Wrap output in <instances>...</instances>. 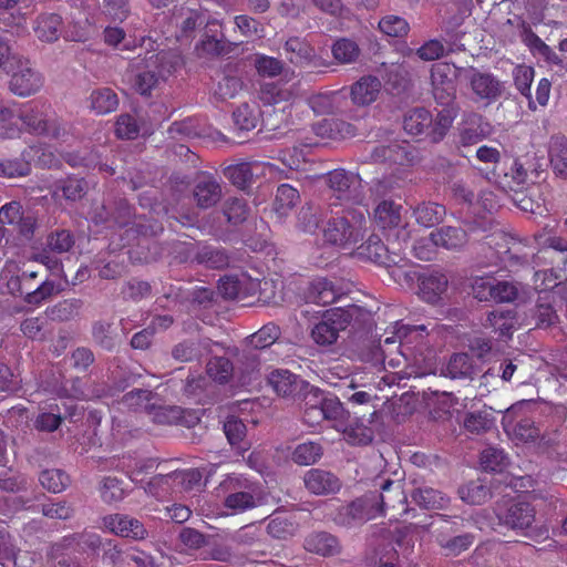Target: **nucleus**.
I'll use <instances>...</instances> for the list:
<instances>
[{
  "label": "nucleus",
  "instance_id": "c85d7f7f",
  "mask_svg": "<svg viewBox=\"0 0 567 567\" xmlns=\"http://www.w3.org/2000/svg\"><path fill=\"white\" fill-rule=\"evenodd\" d=\"M473 92L483 100L495 101L503 93V84L493 74L478 71L471 84Z\"/></svg>",
  "mask_w": 567,
  "mask_h": 567
},
{
  "label": "nucleus",
  "instance_id": "1a4fd4ad",
  "mask_svg": "<svg viewBox=\"0 0 567 567\" xmlns=\"http://www.w3.org/2000/svg\"><path fill=\"white\" fill-rule=\"evenodd\" d=\"M192 194L199 209L215 207L224 196L221 184L207 172L196 173Z\"/></svg>",
  "mask_w": 567,
  "mask_h": 567
},
{
  "label": "nucleus",
  "instance_id": "4be33fe9",
  "mask_svg": "<svg viewBox=\"0 0 567 567\" xmlns=\"http://www.w3.org/2000/svg\"><path fill=\"white\" fill-rule=\"evenodd\" d=\"M529 289L518 281H506L494 278L493 302H525L529 297Z\"/></svg>",
  "mask_w": 567,
  "mask_h": 567
},
{
  "label": "nucleus",
  "instance_id": "7ed1b4c3",
  "mask_svg": "<svg viewBox=\"0 0 567 567\" xmlns=\"http://www.w3.org/2000/svg\"><path fill=\"white\" fill-rule=\"evenodd\" d=\"M364 214L348 210L346 215L334 217L323 229L324 240L331 245L349 247L363 238Z\"/></svg>",
  "mask_w": 567,
  "mask_h": 567
},
{
  "label": "nucleus",
  "instance_id": "f03ea898",
  "mask_svg": "<svg viewBox=\"0 0 567 567\" xmlns=\"http://www.w3.org/2000/svg\"><path fill=\"white\" fill-rule=\"evenodd\" d=\"M299 403L302 404L303 419L308 424H319L323 420H343L348 415L338 396L310 383Z\"/></svg>",
  "mask_w": 567,
  "mask_h": 567
},
{
  "label": "nucleus",
  "instance_id": "e433bc0d",
  "mask_svg": "<svg viewBox=\"0 0 567 567\" xmlns=\"http://www.w3.org/2000/svg\"><path fill=\"white\" fill-rule=\"evenodd\" d=\"M19 117L34 133L58 138L61 128L54 123L42 117L41 114L34 112H22Z\"/></svg>",
  "mask_w": 567,
  "mask_h": 567
},
{
  "label": "nucleus",
  "instance_id": "4468645a",
  "mask_svg": "<svg viewBox=\"0 0 567 567\" xmlns=\"http://www.w3.org/2000/svg\"><path fill=\"white\" fill-rule=\"evenodd\" d=\"M268 383L278 395L299 402L309 382L288 370H275L269 374Z\"/></svg>",
  "mask_w": 567,
  "mask_h": 567
},
{
  "label": "nucleus",
  "instance_id": "6e6552de",
  "mask_svg": "<svg viewBox=\"0 0 567 567\" xmlns=\"http://www.w3.org/2000/svg\"><path fill=\"white\" fill-rule=\"evenodd\" d=\"M377 502L375 494H364L354 501L340 506L332 520L341 527H353L363 524L374 516V504Z\"/></svg>",
  "mask_w": 567,
  "mask_h": 567
},
{
  "label": "nucleus",
  "instance_id": "052dcab7",
  "mask_svg": "<svg viewBox=\"0 0 567 567\" xmlns=\"http://www.w3.org/2000/svg\"><path fill=\"white\" fill-rule=\"evenodd\" d=\"M223 212L227 221L237 226L247 219L249 209L245 199L230 197L225 202Z\"/></svg>",
  "mask_w": 567,
  "mask_h": 567
},
{
  "label": "nucleus",
  "instance_id": "cd10ccee",
  "mask_svg": "<svg viewBox=\"0 0 567 567\" xmlns=\"http://www.w3.org/2000/svg\"><path fill=\"white\" fill-rule=\"evenodd\" d=\"M549 164L554 174L567 179V138L563 135H554L548 143Z\"/></svg>",
  "mask_w": 567,
  "mask_h": 567
},
{
  "label": "nucleus",
  "instance_id": "423d86ee",
  "mask_svg": "<svg viewBox=\"0 0 567 567\" xmlns=\"http://www.w3.org/2000/svg\"><path fill=\"white\" fill-rule=\"evenodd\" d=\"M135 217V208L125 197L110 194L94 208L92 220L95 225L126 227Z\"/></svg>",
  "mask_w": 567,
  "mask_h": 567
},
{
  "label": "nucleus",
  "instance_id": "4d7b16f0",
  "mask_svg": "<svg viewBox=\"0 0 567 567\" xmlns=\"http://www.w3.org/2000/svg\"><path fill=\"white\" fill-rule=\"evenodd\" d=\"M144 414H146L152 422L157 424H172L181 417V411L178 408L156 404L144 405Z\"/></svg>",
  "mask_w": 567,
  "mask_h": 567
},
{
  "label": "nucleus",
  "instance_id": "69168bd1",
  "mask_svg": "<svg viewBox=\"0 0 567 567\" xmlns=\"http://www.w3.org/2000/svg\"><path fill=\"white\" fill-rule=\"evenodd\" d=\"M494 277H475L470 282V291L480 302H493Z\"/></svg>",
  "mask_w": 567,
  "mask_h": 567
},
{
  "label": "nucleus",
  "instance_id": "603ef678",
  "mask_svg": "<svg viewBox=\"0 0 567 567\" xmlns=\"http://www.w3.org/2000/svg\"><path fill=\"white\" fill-rule=\"evenodd\" d=\"M316 135L326 138L336 140L339 136L344 137L343 132L350 134L352 132V126L349 123L337 121L333 118H324L312 126Z\"/></svg>",
  "mask_w": 567,
  "mask_h": 567
},
{
  "label": "nucleus",
  "instance_id": "c756f323",
  "mask_svg": "<svg viewBox=\"0 0 567 567\" xmlns=\"http://www.w3.org/2000/svg\"><path fill=\"white\" fill-rule=\"evenodd\" d=\"M261 115L262 110L256 102H245L233 112V120L239 131H251L260 123Z\"/></svg>",
  "mask_w": 567,
  "mask_h": 567
},
{
  "label": "nucleus",
  "instance_id": "f3484780",
  "mask_svg": "<svg viewBox=\"0 0 567 567\" xmlns=\"http://www.w3.org/2000/svg\"><path fill=\"white\" fill-rule=\"evenodd\" d=\"M285 50L290 53V63L297 66L312 65L327 66V62L316 54L315 49L300 38H289L285 43Z\"/></svg>",
  "mask_w": 567,
  "mask_h": 567
},
{
  "label": "nucleus",
  "instance_id": "37998d69",
  "mask_svg": "<svg viewBox=\"0 0 567 567\" xmlns=\"http://www.w3.org/2000/svg\"><path fill=\"white\" fill-rule=\"evenodd\" d=\"M456 116L455 107H444L439 111L435 118H433V124L429 131V137L431 142L439 143L441 142L449 130L451 128L453 121Z\"/></svg>",
  "mask_w": 567,
  "mask_h": 567
},
{
  "label": "nucleus",
  "instance_id": "393cba45",
  "mask_svg": "<svg viewBox=\"0 0 567 567\" xmlns=\"http://www.w3.org/2000/svg\"><path fill=\"white\" fill-rule=\"evenodd\" d=\"M442 374L451 379L473 380L477 374V368L468 353L458 352L450 357Z\"/></svg>",
  "mask_w": 567,
  "mask_h": 567
},
{
  "label": "nucleus",
  "instance_id": "c9c22d12",
  "mask_svg": "<svg viewBox=\"0 0 567 567\" xmlns=\"http://www.w3.org/2000/svg\"><path fill=\"white\" fill-rule=\"evenodd\" d=\"M105 525L116 535L138 539L142 526L138 519L116 514L105 518Z\"/></svg>",
  "mask_w": 567,
  "mask_h": 567
},
{
  "label": "nucleus",
  "instance_id": "680f3d73",
  "mask_svg": "<svg viewBox=\"0 0 567 567\" xmlns=\"http://www.w3.org/2000/svg\"><path fill=\"white\" fill-rule=\"evenodd\" d=\"M195 50L200 56H220L230 51L225 39L214 37L213 34L203 35L202 40L196 44Z\"/></svg>",
  "mask_w": 567,
  "mask_h": 567
},
{
  "label": "nucleus",
  "instance_id": "bb28decb",
  "mask_svg": "<svg viewBox=\"0 0 567 567\" xmlns=\"http://www.w3.org/2000/svg\"><path fill=\"white\" fill-rule=\"evenodd\" d=\"M432 124L433 115L425 107L411 109L403 116V128L412 136L425 134L429 137V131Z\"/></svg>",
  "mask_w": 567,
  "mask_h": 567
},
{
  "label": "nucleus",
  "instance_id": "c03bdc74",
  "mask_svg": "<svg viewBox=\"0 0 567 567\" xmlns=\"http://www.w3.org/2000/svg\"><path fill=\"white\" fill-rule=\"evenodd\" d=\"M62 18L59 14H43L38 20L35 32L45 42H54L61 34Z\"/></svg>",
  "mask_w": 567,
  "mask_h": 567
},
{
  "label": "nucleus",
  "instance_id": "09e8293b",
  "mask_svg": "<svg viewBox=\"0 0 567 567\" xmlns=\"http://www.w3.org/2000/svg\"><path fill=\"white\" fill-rule=\"evenodd\" d=\"M206 371L214 381L225 384L231 379L235 365L228 358L216 355L207 362Z\"/></svg>",
  "mask_w": 567,
  "mask_h": 567
},
{
  "label": "nucleus",
  "instance_id": "f257e3e1",
  "mask_svg": "<svg viewBox=\"0 0 567 567\" xmlns=\"http://www.w3.org/2000/svg\"><path fill=\"white\" fill-rule=\"evenodd\" d=\"M351 327L355 331L370 332L374 327L371 311L358 305L326 310L311 330L312 340L321 347L337 342L339 333Z\"/></svg>",
  "mask_w": 567,
  "mask_h": 567
},
{
  "label": "nucleus",
  "instance_id": "9b49d317",
  "mask_svg": "<svg viewBox=\"0 0 567 567\" xmlns=\"http://www.w3.org/2000/svg\"><path fill=\"white\" fill-rule=\"evenodd\" d=\"M303 485L312 495L331 496L342 489L343 483L336 473L317 467L310 468L305 473Z\"/></svg>",
  "mask_w": 567,
  "mask_h": 567
},
{
  "label": "nucleus",
  "instance_id": "49530a36",
  "mask_svg": "<svg viewBox=\"0 0 567 567\" xmlns=\"http://www.w3.org/2000/svg\"><path fill=\"white\" fill-rule=\"evenodd\" d=\"M205 23V12L195 9H187L185 18L179 24L178 33L176 35L178 41H192L195 38V32Z\"/></svg>",
  "mask_w": 567,
  "mask_h": 567
},
{
  "label": "nucleus",
  "instance_id": "6ab92c4d",
  "mask_svg": "<svg viewBox=\"0 0 567 567\" xmlns=\"http://www.w3.org/2000/svg\"><path fill=\"white\" fill-rule=\"evenodd\" d=\"M303 547L307 551L323 557L337 556L342 549L339 538L326 530H315L308 534Z\"/></svg>",
  "mask_w": 567,
  "mask_h": 567
},
{
  "label": "nucleus",
  "instance_id": "58836bf2",
  "mask_svg": "<svg viewBox=\"0 0 567 567\" xmlns=\"http://www.w3.org/2000/svg\"><path fill=\"white\" fill-rule=\"evenodd\" d=\"M164 58V54L158 53L145 60L144 69L146 70H144L143 83L147 90L154 87L159 80H165L166 75L171 72L169 69L163 64Z\"/></svg>",
  "mask_w": 567,
  "mask_h": 567
},
{
  "label": "nucleus",
  "instance_id": "473e14b6",
  "mask_svg": "<svg viewBox=\"0 0 567 567\" xmlns=\"http://www.w3.org/2000/svg\"><path fill=\"white\" fill-rule=\"evenodd\" d=\"M298 527L299 525L293 515L276 514L272 515L267 525V533L272 538L285 540L295 536Z\"/></svg>",
  "mask_w": 567,
  "mask_h": 567
},
{
  "label": "nucleus",
  "instance_id": "a18cd8bd",
  "mask_svg": "<svg viewBox=\"0 0 567 567\" xmlns=\"http://www.w3.org/2000/svg\"><path fill=\"white\" fill-rule=\"evenodd\" d=\"M39 482L47 491L58 494L70 485L71 480L63 470L48 468L40 473Z\"/></svg>",
  "mask_w": 567,
  "mask_h": 567
},
{
  "label": "nucleus",
  "instance_id": "9d476101",
  "mask_svg": "<svg viewBox=\"0 0 567 567\" xmlns=\"http://www.w3.org/2000/svg\"><path fill=\"white\" fill-rule=\"evenodd\" d=\"M10 90L16 95L29 96L35 94L43 85V76L29 60L21 59L14 71H11Z\"/></svg>",
  "mask_w": 567,
  "mask_h": 567
},
{
  "label": "nucleus",
  "instance_id": "39448f33",
  "mask_svg": "<svg viewBox=\"0 0 567 567\" xmlns=\"http://www.w3.org/2000/svg\"><path fill=\"white\" fill-rule=\"evenodd\" d=\"M324 182L341 204L362 205L365 195L358 174L339 168L327 173Z\"/></svg>",
  "mask_w": 567,
  "mask_h": 567
},
{
  "label": "nucleus",
  "instance_id": "aec40b11",
  "mask_svg": "<svg viewBox=\"0 0 567 567\" xmlns=\"http://www.w3.org/2000/svg\"><path fill=\"white\" fill-rule=\"evenodd\" d=\"M449 279L439 271L423 272L419 277V290L421 297L430 303H436L447 290Z\"/></svg>",
  "mask_w": 567,
  "mask_h": 567
},
{
  "label": "nucleus",
  "instance_id": "2f4dec72",
  "mask_svg": "<svg viewBox=\"0 0 567 567\" xmlns=\"http://www.w3.org/2000/svg\"><path fill=\"white\" fill-rule=\"evenodd\" d=\"M337 296L338 291L332 281L326 278H318L309 282L306 290L308 301L323 306L332 303L337 299Z\"/></svg>",
  "mask_w": 567,
  "mask_h": 567
},
{
  "label": "nucleus",
  "instance_id": "e2e57ef3",
  "mask_svg": "<svg viewBox=\"0 0 567 567\" xmlns=\"http://www.w3.org/2000/svg\"><path fill=\"white\" fill-rule=\"evenodd\" d=\"M293 93L288 89H281L275 84H267L261 89L259 99L265 107H276L284 102H289Z\"/></svg>",
  "mask_w": 567,
  "mask_h": 567
},
{
  "label": "nucleus",
  "instance_id": "bf43d9fd",
  "mask_svg": "<svg viewBox=\"0 0 567 567\" xmlns=\"http://www.w3.org/2000/svg\"><path fill=\"white\" fill-rule=\"evenodd\" d=\"M411 497L416 505L424 509H439L444 503L441 492L431 487L415 488Z\"/></svg>",
  "mask_w": 567,
  "mask_h": 567
},
{
  "label": "nucleus",
  "instance_id": "0e129e2a",
  "mask_svg": "<svg viewBox=\"0 0 567 567\" xmlns=\"http://www.w3.org/2000/svg\"><path fill=\"white\" fill-rule=\"evenodd\" d=\"M405 156L406 152L404 148H402L399 144L393 143L374 147L370 157L374 162L402 164Z\"/></svg>",
  "mask_w": 567,
  "mask_h": 567
},
{
  "label": "nucleus",
  "instance_id": "dca6fc26",
  "mask_svg": "<svg viewBox=\"0 0 567 567\" xmlns=\"http://www.w3.org/2000/svg\"><path fill=\"white\" fill-rule=\"evenodd\" d=\"M259 167L257 163L239 162L221 166L223 176L236 188L247 194L250 193L251 187L257 176L255 171Z\"/></svg>",
  "mask_w": 567,
  "mask_h": 567
},
{
  "label": "nucleus",
  "instance_id": "72a5a7b5",
  "mask_svg": "<svg viewBox=\"0 0 567 567\" xmlns=\"http://www.w3.org/2000/svg\"><path fill=\"white\" fill-rule=\"evenodd\" d=\"M322 221V208L313 203L303 205L297 216V227L307 234H316Z\"/></svg>",
  "mask_w": 567,
  "mask_h": 567
},
{
  "label": "nucleus",
  "instance_id": "de8ad7c7",
  "mask_svg": "<svg viewBox=\"0 0 567 567\" xmlns=\"http://www.w3.org/2000/svg\"><path fill=\"white\" fill-rule=\"evenodd\" d=\"M400 206L392 200H382L374 209V218L382 228L399 226L401 221Z\"/></svg>",
  "mask_w": 567,
  "mask_h": 567
},
{
  "label": "nucleus",
  "instance_id": "3c124183",
  "mask_svg": "<svg viewBox=\"0 0 567 567\" xmlns=\"http://www.w3.org/2000/svg\"><path fill=\"white\" fill-rule=\"evenodd\" d=\"M331 52L333 58L342 64L357 62L361 54L357 42L347 38L337 40L331 48Z\"/></svg>",
  "mask_w": 567,
  "mask_h": 567
},
{
  "label": "nucleus",
  "instance_id": "5fc2aeb1",
  "mask_svg": "<svg viewBox=\"0 0 567 567\" xmlns=\"http://www.w3.org/2000/svg\"><path fill=\"white\" fill-rule=\"evenodd\" d=\"M464 427L472 434H482L494 427V417L491 412H470L463 421Z\"/></svg>",
  "mask_w": 567,
  "mask_h": 567
},
{
  "label": "nucleus",
  "instance_id": "79ce46f5",
  "mask_svg": "<svg viewBox=\"0 0 567 567\" xmlns=\"http://www.w3.org/2000/svg\"><path fill=\"white\" fill-rule=\"evenodd\" d=\"M323 455V447L317 442H305L298 444L291 453V460L293 463L308 466L316 464Z\"/></svg>",
  "mask_w": 567,
  "mask_h": 567
},
{
  "label": "nucleus",
  "instance_id": "a19ab883",
  "mask_svg": "<svg viewBox=\"0 0 567 567\" xmlns=\"http://www.w3.org/2000/svg\"><path fill=\"white\" fill-rule=\"evenodd\" d=\"M341 422L346 423L344 433L349 441L357 445H368L373 440V431L369 426L363 425L357 417H351L350 412Z\"/></svg>",
  "mask_w": 567,
  "mask_h": 567
},
{
  "label": "nucleus",
  "instance_id": "a211bd4d",
  "mask_svg": "<svg viewBox=\"0 0 567 567\" xmlns=\"http://www.w3.org/2000/svg\"><path fill=\"white\" fill-rule=\"evenodd\" d=\"M380 90L381 82L377 76H362L351 85L348 92L349 105L368 106L378 99Z\"/></svg>",
  "mask_w": 567,
  "mask_h": 567
},
{
  "label": "nucleus",
  "instance_id": "b1692460",
  "mask_svg": "<svg viewBox=\"0 0 567 567\" xmlns=\"http://www.w3.org/2000/svg\"><path fill=\"white\" fill-rule=\"evenodd\" d=\"M260 370V358L258 349L249 346L237 355L235 371L239 373L241 384H249L256 380Z\"/></svg>",
  "mask_w": 567,
  "mask_h": 567
},
{
  "label": "nucleus",
  "instance_id": "7c9ffc66",
  "mask_svg": "<svg viewBox=\"0 0 567 567\" xmlns=\"http://www.w3.org/2000/svg\"><path fill=\"white\" fill-rule=\"evenodd\" d=\"M445 215V206L434 202H422L413 208L416 223L424 227L439 225L443 221Z\"/></svg>",
  "mask_w": 567,
  "mask_h": 567
},
{
  "label": "nucleus",
  "instance_id": "338daca9",
  "mask_svg": "<svg viewBox=\"0 0 567 567\" xmlns=\"http://www.w3.org/2000/svg\"><path fill=\"white\" fill-rule=\"evenodd\" d=\"M380 30L390 37L403 38L408 35L410 25L408 21L399 16L389 14L379 21Z\"/></svg>",
  "mask_w": 567,
  "mask_h": 567
},
{
  "label": "nucleus",
  "instance_id": "f704fd0d",
  "mask_svg": "<svg viewBox=\"0 0 567 567\" xmlns=\"http://www.w3.org/2000/svg\"><path fill=\"white\" fill-rule=\"evenodd\" d=\"M516 311L494 310L487 315L485 327L493 328L501 337L512 338L516 323Z\"/></svg>",
  "mask_w": 567,
  "mask_h": 567
},
{
  "label": "nucleus",
  "instance_id": "774afa93",
  "mask_svg": "<svg viewBox=\"0 0 567 567\" xmlns=\"http://www.w3.org/2000/svg\"><path fill=\"white\" fill-rule=\"evenodd\" d=\"M31 173V164L23 158L0 159V177H25Z\"/></svg>",
  "mask_w": 567,
  "mask_h": 567
},
{
  "label": "nucleus",
  "instance_id": "0eeeda50",
  "mask_svg": "<svg viewBox=\"0 0 567 567\" xmlns=\"http://www.w3.org/2000/svg\"><path fill=\"white\" fill-rule=\"evenodd\" d=\"M532 401H520L508 408L503 415V425L506 432L523 442L536 440L540 431L535 421L524 414V410L533 406Z\"/></svg>",
  "mask_w": 567,
  "mask_h": 567
},
{
  "label": "nucleus",
  "instance_id": "20e7f679",
  "mask_svg": "<svg viewBox=\"0 0 567 567\" xmlns=\"http://www.w3.org/2000/svg\"><path fill=\"white\" fill-rule=\"evenodd\" d=\"M498 525L516 533L527 535L535 522V508L528 502L506 499L494 508Z\"/></svg>",
  "mask_w": 567,
  "mask_h": 567
},
{
  "label": "nucleus",
  "instance_id": "5701e85b",
  "mask_svg": "<svg viewBox=\"0 0 567 567\" xmlns=\"http://www.w3.org/2000/svg\"><path fill=\"white\" fill-rule=\"evenodd\" d=\"M368 494H375L377 502L374 504V514H382L384 511V506L391 505L395 506V503H404L406 501V496L403 493V485L400 481L393 482L389 478L382 480L380 484V492H369Z\"/></svg>",
  "mask_w": 567,
  "mask_h": 567
},
{
  "label": "nucleus",
  "instance_id": "864d4df0",
  "mask_svg": "<svg viewBox=\"0 0 567 567\" xmlns=\"http://www.w3.org/2000/svg\"><path fill=\"white\" fill-rule=\"evenodd\" d=\"M300 200V194L297 188L281 184L278 186L274 202V208L280 215H286Z\"/></svg>",
  "mask_w": 567,
  "mask_h": 567
},
{
  "label": "nucleus",
  "instance_id": "2eb2a0df",
  "mask_svg": "<svg viewBox=\"0 0 567 567\" xmlns=\"http://www.w3.org/2000/svg\"><path fill=\"white\" fill-rule=\"evenodd\" d=\"M192 258L197 266L212 270H224L230 264V252L226 248L208 243H196Z\"/></svg>",
  "mask_w": 567,
  "mask_h": 567
},
{
  "label": "nucleus",
  "instance_id": "ddd939ff",
  "mask_svg": "<svg viewBox=\"0 0 567 567\" xmlns=\"http://www.w3.org/2000/svg\"><path fill=\"white\" fill-rule=\"evenodd\" d=\"M308 104L317 114L349 115L352 112L346 89L330 93L313 94L309 97Z\"/></svg>",
  "mask_w": 567,
  "mask_h": 567
},
{
  "label": "nucleus",
  "instance_id": "13d9d810",
  "mask_svg": "<svg viewBox=\"0 0 567 567\" xmlns=\"http://www.w3.org/2000/svg\"><path fill=\"white\" fill-rule=\"evenodd\" d=\"M82 306L80 299H66L47 309V316L56 321H68L74 318Z\"/></svg>",
  "mask_w": 567,
  "mask_h": 567
},
{
  "label": "nucleus",
  "instance_id": "a878e982",
  "mask_svg": "<svg viewBox=\"0 0 567 567\" xmlns=\"http://www.w3.org/2000/svg\"><path fill=\"white\" fill-rule=\"evenodd\" d=\"M513 200L520 210L526 213L544 215L548 212L539 185H533L525 190L515 192Z\"/></svg>",
  "mask_w": 567,
  "mask_h": 567
},
{
  "label": "nucleus",
  "instance_id": "6e6d98bb",
  "mask_svg": "<svg viewBox=\"0 0 567 567\" xmlns=\"http://www.w3.org/2000/svg\"><path fill=\"white\" fill-rule=\"evenodd\" d=\"M224 432L233 446H238L243 451L247 450V443L245 442L247 427L240 419L237 416L227 417L224 423Z\"/></svg>",
  "mask_w": 567,
  "mask_h": 567
},
{
  "label": "nucleus",
  "instance_id": "f8f14e48",
  "mask_svg": "<svg viewBox=\"0 0 567 567\" xmlns=\"http://www.w3.org/2000/svg\"><path fill=\"white\" fill-rule=\"evenodd\" d=\"M358 255L375 264L391 267L403 260L400 251L391 250L378 235H370L368 239L357 248Z\"/></svg>",
  "mask_w": 567,
  "mask_h": 567
},
{
  "label": "nucleus",
  "instance_id": "4c0bfd02",
  "mask_svg": "<svg viewBox=\"0 0 567 567\" xmlns=\"http://www.w3.org/2000/svg\"><path fill=\"white\" fill-rule=\"evenodd\" d=\"M458 495L462 501L468 504L482 505L492 497V491L482 480L478 478L461 486L458 488Z\"/></svg>",
  "mask_w": 567,
  "mask_h": 567
},
{
  "label": "nucleus",
  "instance_id": "8fccbe9b",
  "mask_svg": "<svg viewBox=\"0 0 567 567\" xmlns=\"http://www.w3.org/2000/svg\"><path fill=\"white\" fill-rule=\"evenodd\" d=\"M281 334V330L279 326L274 322H268L264 324L257 332L247 337V342L249 346L261 350L274 344Z\"/></svg>",
  "mask_w": 567,
  "mask_h": 567
},
{
  "label": "nucleus",
  "instance_id": "ea45409f",
  "mask_svg": "<svg viewBox=\"0 0 567 567\" xmlns=\"http://www.w3.org/2000/svg\"><path fill=\"white\" fill-rule=\"evenodd\" d=\"M90 101L92 110L97 114L114 112L118 106L117 94L110 87H99L93 90Z\"/></svg>",
  "mask_w": 567,
  "mask_h": 567
},
{
  "label": "nucleus",
  "instance_id": "412c9836",
  "mask_svg": "<svg viewBox=\"0 0 567 567\" xmlns=\"http://www.w3.org/2000/svg\"><path fill=\"white\" fill-rule=\"evenodd\" d=\"M430 239L446 250H461L468 241L466 230L456 226L440 227L430 234Z\"/></svg>",
  "mask_w": 567,
  "mask_h": 567
}]
</instances>
